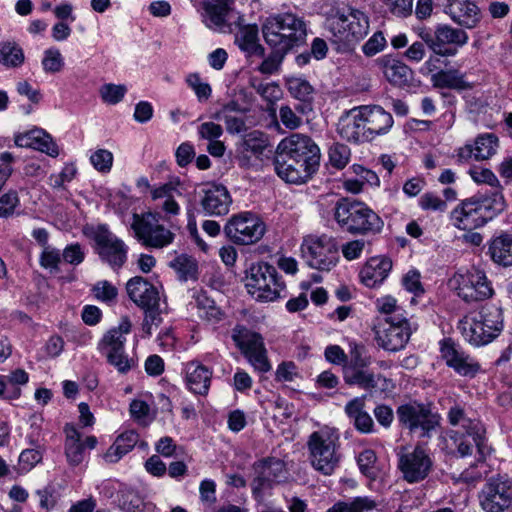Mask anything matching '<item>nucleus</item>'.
Listing matches in <instances>:
<instances>
[{
    "mask_svg": "<svg viewBox=\"0 0 512 512\" xmlns=\"http://www.w3.org/2000/svg\"><path fill=\"white\" fill-rule=\"evenodd\" d=\"M131 327V322L127 317L121 318L119 325L110 329L99 344L100 350L106 355L108 362L120 373L129 371L133 364L124 351L125 336L130 333Z\"/></svg>",
    "mask_w": 512,
    "mask_h": 512,
    "instance_id": "11",
    "label": "nucleus"
},
{
    "mask_svg": "<svg viewBox=\"0 0 512 512\" xmlns=\"http://www.w3.org/2000/svg\"><path fill=\"white\" fill-rule=\"evenodd\" d=\"M375 62L385 79L394 86L403 87L412 80V69L392 55L381 56Z\"/></svg>",
    "mask_w": 512,
    "mask_h": 512,
    "instance_id": "30",
    "label": "nucleus"
},
{
    "mask_svg": "<svg viewBox=\"0 0 512 512\" xmlns=\"http://www.w3.org/2000/svg\"><path fill=\"white\" fill-rule=\"evenodd\" d=\"M350 159V149L343 144H334L329 149V160L333 167L344 168Z\"/></svg>",
    "mask_w": 512,
    "mask_h": 512,
    "instance_id": "56",
    "label": "nucleus"
},
{
    "mask_svg": "<svg viewBox=\"0 0 512 512\" xmlns=\"http://www.w3.org/2000/svg\"><path fill=\"white\" fill-rule=\"evenodd\" d=\"M25 60L22 48L15 42L7 41L0 45V64L15 68L23 64Z\"/></svg>",
    "mask_w": 512,
    "mask_h": 512,
    "instance_id": "44",
    "label": "nucleus"
},
{
    "mask_svg": "<svg viewBox=\"0 0 512 512\" xmlns=\"http://www.w3.org/2000/svg\"><path fill=\"white\" fill-rule=\"evenodd\" d=\"M289 93L296 99L301 101H310L313 98L314 88L304 78L290 77L286 80Z\"/></svg>",
    "mask_w": 512,
    "mask_h": 512,
    "instance_id": "45",
    "label": "nucleus"
},
{
    "mask_svg": "<svg viewBox=\"0 0 512 512\" xmlns=\"http://www.w3.org/2000/svg\"><path fill=\"white\" fill-rule=\"evenodd\" d=\"M262 34L269 46L288 53L306 43L308 28L303 17L295 13H274L263 21Z\"/></svg>",
    "mask_w": 512,
    "mask_h": 512,
    "instance_id": "2",
    "label": "nucleus"
},
{
    "mask_svg": "<svg viewBox=\"0 0 512 512\" xmlns=\"http://www.w3.org/2000/svg\"><path fill=\"white\" fill-rule=\"evenodd\" d=\"M92 292L96 299L102 302H111L117 295V288L107 280L98 281L92 288Z\"/></svg>",
    "mask_w": 512,
    "mask_h": 512,
    "instance_id": "57",
    "label": "nucleus"
},
{
    "mask_svg": "<svg viewBox=\"0 0 512 512\" xmlns=\"http://www.w3.org/2000/svg\"><path fill=\"white\" fill-rule=\"evenodd\" d=\"M451 283L457 295L467 303L483 301L493 295V288L486 274L478 269L456 273Z\"/></svg>",
    "mask_w": 512,
    "mask_h": 512,
    "instance_id": "12",
    "label": "nucleus"
},
{
    "mask_svg": "<svg viewBox=\"0 0 512 512\" xmlns=\"http://www.w3.org/2000/svg\"><path fill=\"white\" fill-rule=\"evenodd\" d=\"M387 46V40L382 31H376L372 36L363 44L362 52L367 57H372Z\"/></svg>",
    "mask_w": 512,
    "mask_h": 512,
    "instance_id": "54",
    "label": "nucleus"
},
{
    "mask_svg": "<svg viewBox=\"0 0 512 512\" xmlns=\"http://www.w3.org/2000/svg\"><path fill=\"white\" fill-rule=\"evenodd\" d=\"M357 461L363 474L371 478L375 477L374 464L376 462V454L373 450L367 449L362 451Z\"/></svg>",
    "mask_w": 512,
    "mask_h": 512,
    "instance_id": "61",
    "label": "nucleus"
},
{
    "mask_svg": "<svg viewBox=\"0 0 512 512\" xmlns=\"http://www.w3.org/2000/svg\"><path fill=\"white\" fill-rule=\"evenodd\" d=\"M376 309L381 313L389 316L405 317L403 309L397 304V300L389 295L380 297L375 302Z\"/></svg>",
    "mask_w": 512,
    "mask_h": 512,
    "instance_id": "55",
    "label": "nucleus"
},
{
    "mask_svg": "<svg viewBox=\"0 0 512 512\" xmlns=\"http://www.w3.org/2000/svg\"><path fill=\"white\" fill-rule=\"evenodd\" d=\"M337 132L342 139L351 143H364L371 140L360 106L345 112L340 117Z\"/></svg>",
    "mask_w": 512,
    "mask_h": 512,
    "instance_id": "22",
    "label": "nucleus"
},
{
    "mask_svg": "<svg viewBox=\"0 0 512 512\" xmlns=\"http://www.w3.org/2000/svg\"><path fill=\"white\" fill-rule=\"evenodd\" d=\"M232 339L255 370L265 373L271 369L262 337L242 325L232 330Z\"/></svg>",
    "mask_w": 512,
    "mask_h": 512,
    "instance_id": "15",
    "label": "nucleus"
},
{
    "mask_svg": "<svg viewBox=\"0 0 512 512\" xmlns=\"http://www.w3.org/2000/svg\"><path fill=\"white\" fill-rule=\"evenodd\" d=\"M127 293L130 299L143 309L159 307V292L157 288L140 276L133 277L127 282Z\"/></svg>",
    "mask_w": 512,
    "mask_h": 512,
    "instance_id": "29",
    "label": "nucleus"
},
{
    "mask_svg": "<svg viewBox=\"0 0 512 512\" xmlns=\"http://www.w3.org/2000/svg\"><path fill=\"white\" fill-rule=\"evenodd\" d=\"M171 267L183 280L195 278L197 272L196 262L186 255H180L171 262Z\"/></svg>",
    "mask_w": 512,
    "mask_h": 512,
    "instance_id": "47",
    "label": "nucleus"
},
{
    "mask_svg": "<svg viewBox=\"0 0 512 512\" xmlns=\"http://www.w3.org/2000/svg\"><path fill=\"white\" fill-rule=\"evenodd\" d=\"M42 452L39 449H25L18 459V472L25 474L32 470L42 460Z\"/></svg>",
    "mask_w": 512,
    "mask_h": 512,
    "instance_id": "49",
    "label": "nucleus"
},
{
    "mask_svg": "<svg viewBox=\"0 0 512 512\" xmlns=\"http://www.w3.org/2000/svg\"><path fill=\"white\" fill-rule=\"evenodd\" d=\"M350 346L351 359L350 362L347 361L343 368L369 367L371 364V357L366 354L365 347L356 343H353Z\"/></svg>",
    "mask_w": 512,
    "mask_h": 512,
    "instance_id": "52",
    "label": "nucleus"
},
{
    "mask_svg": "<svg viewBox=\"0 0 512 512\" xmlns=\"http://www.w3.org/2000/svg\"><path fill=\"white\" fill-rule=\"evenodd\" d=\"M451 19L467 29L475 28L481 19V12L471 0H452L448 6Z\"/></svg>",
    "mask_w": 512,
    "mask_h": 512,
    "instance_id": "33",
    "label": "nucleus"
},
{
    "mask_svg": "<svg viewBox=\"0 0 512 512\" xmlns=\"http://www.w3.org/2000/svg\"><path fill=\"white\" fill-rule=\"evenodd\" d=\"M388 10L397 17H407L413 11V0H383Z\"/></svg>",
    "mask_w": 512,
    "mask_h": 512,
    "instance_id": "60",
    "label": "nucleus"
},
{
    "mask_svg": "<svg viewBox=\"0 0 512 512\" xmlns=\"http://www.w3.org/2000/svg\"><path fill=\"white\" fill-rule=\"evenodd\" d=\"M370 139L386 134L393 126L392 115L378 105L360 106Z\"/></svg>",
    "mask_w": 512,
    "mask_h": 512,
    "instance_id": "31",
    "label": "nucleus"
},
{
    "mask_svg": "<svg viewBox=\"0 0 512 512\" xmlns=\"http://www.w3.org/2000/svg\"><path fill=\"white\" fill-rule=\"evenodd\" d=\"M419 205L423 210H432V211H445L447 204L440 197L435 195L434 193H425L421 196L419 200Z\"/></svg>",
    "mask_w": 512,
    "mask_h": 512,
    "instance_id": "63",
    "label": "nucleus"
},
{
    "mask_svg": "<svg viewBox=\"0 0 512 512\" xmlns=\"http://www.w3.org/2000/svg\"><path fill=\"white\" fill-rule=\"evenodd\" d=\"M458 329L465 340L472 345H486L503 329L502 309L495 305H487L482 308L478 317L466 316L460 320Z\"/></svg>",
    "mask_w": 512,
    "mask_h": 512,
    "instance_id": "5",
    "label": "nucleus"
},
{
    "mask_svg": "<svg viewBox=\"0 0 512 512\" xmlns=\"http://www.w3.org/2000/svg\"><path fill=\"white\" fill-rule=\"evenodd\" d=\"M41 64L46 73L55 74L63 69L64 58L59 49L52 47L44 51Z\"/></svg>",
    "mask_w": 512,
    "mask_h": 512,
    "instance_id": "46",
    "label": "nucleus"
},
{
    "mask_svg": "<svg viewBox=\"0 0 512 512\" xmlns=\"http://www.w3.org/2000/svg\"><path fill=\"white\" fill-rule=\"evenodd\" d=\"M421 37L436 54L441 56H453L456 54V48L448 46L462 47L468 42V35L464 30L453 28L449 25H438L433 35L424 33Z\"/></svg>",
    "mask_w": 512,
    "mask_h": 512,
    "instance_id": "19",
    "label": "nucleus"
},
{
    "mask_svg": "<svg viewBox=\"0 0 512 512\" xmlns=\"http://www.w3.org/2000/svg\"><path fill=\"white\" fill-rule=\"evenodd\" d=\"M412 334L406 317L389 316L375 326V340L386 351L397 352L403 349Z\"/></svg>",
    "mask_w": 512,
    "mask_h": 512,
    "instance_id": "14",
    "label": "nucleus"
},
{
    "mask_svg": "<svg viewBox=\"0 0 512 512\" xmlns=\"http://www.w3.org/2000/svg\"><path fill=\"white\" fill-rule=\"evenodd\" d=\"M298 377V368L294 362L288 361L278 365L275 379L279 382H292Z\"/></svg>",
    "mask_w": 512,
    "mask_h": 512,
    "instance_id": "62",
    "label": "nucleus"
},
{
    "mask_svg": "<svg viewBox=\"0 0 512 512\" xmlns=\"http://www.w3.org/2000/svg\"><path fill=\"white\" fill-rule=\"evenodd\" d=\"M440 353L446 365L460 376L474 378L481 370L479 362L451 339L441 341Z\"/></svg>",
    "mask_w": 512,
    "mask_h": 512,
    "instance_id": "20",
    "label": "nucleus"
},
{
    "mask_svg": "<svg viewBox=\"0 0 512 512\" xmlns=\"http://www.w3.org/2000/svg\"><path fill=\"white\" fill-rule=\"evenodd\" d=\"M469 175L473 179L474 182L478 184H487L489 186L495 187V191H500L502 193V187L496 175L488 168L482 167H473L469 170Z\"/></svg>",
    "mask_w": 512,
    "mask_h": 512,
    "instance_id": "51",
    "label": "nucleus"
},
{
    "mask_svg": "<svg viewBox=\"0 0 512 512\" xmlns=\"http://www.w3.org/2000/svg\"><path fill=\"white\" fill-rule=\"evenodd\" d=\"M337 224L351 234H376L383 228L382 219L365 203L342 198L334 207Z\"/></svg>",
    "mask_w": 512,
    "mask_h": 512,
    "instance_id": "3",
    "label": "nucleus"
},
{
    "mask_svg": "<svg viewBox=\"0 0 512 512\" xmlns=\"http://www.w3.org/2000/svg\"><path fill=\"white\" fill-rule=\"evenodd\" d=\"M186 83L194 91L198 101L203 102L210 98L212 93L211 86L203 82L198 74H189L186 78Z\"/></svg>",
    "mask_w": 512,
    "mask_h": 512,
    "instance_id": "53",
    "label": "nucleus"
},
{
    "mask_svg": "<svg viewBox=\"0 0 512 512\" xmlns=\"http://www.w3.org/2000/svg\"><path fill=\"white\" fill-rule=\"evenodd\" d=\"M392 269V261L387 257H372L360 270L359 276L361 282L373 288L381 284L388 276Z\"/></svg>",
    "mask_w": 512,
    "mask_h": 512,
    "instance_id": "35",
    "label": "nucleus"
},
{
    "mask_svg": "<svg viewBox=\"0 0 512 512\" xmlns=\"http://www.w3.org/2000/svg\"><path fill=\"white\" fill-rule=\"evenodd\" d=\"M431 81L434 87L448 88L454 90H466L471 88L470 83L466 80L465 73L458 69H446L432 74Z\"/></svg>",
    "mask_w": 512,
    "mask_h": 512,
    "instance_id": "39",
    "label": "nucleus"
},
{
    "mask_svg": "<svg viewBox=\"0 0 512 512\" xmlns=\"http://www.w3.org/2000/svg\"><path fill=\"white\" fill-rule=\"evenodd\" d=\"M207 13V26L217 30H223L230 14V3L228 0H216L208 3L205 7Z\"/></svg>",
    "mask_w": 512,
    "mask_h": 512,
    "instance_id": "42",
    "label": "nucleus"
},
{
    "mask_svg": "<svg viewBox=\"0 0 512 512\" xmlns=\"http://www.w3.org/2000/svg\"><path fill=\"white\" fill-rule=\"evenodd\" d=\"M127 92V88L125 85L119 84H104L99 89V94L102 101L109 105H115L122 101L125 94Z\"/></svg>",
    "mask_w": 512,
    "mask_h": 512,
    "instance_id": "48",
    "label": "nucleus"
},
{
    "mask_svg": "<svg viewBox=\"0 0 512 512\" xmlns=\"http://www.w3.org/2000/svg\"><path fill=\"white\" fill-rule=\"evenodd\" d=\"M376 506V502L369 497H355L351 501L336 502L326 512H368Z\"/></svg>",
    "mask_w": 512,
    "mask_h": 512,
    "instance_id": "43",
    "label": "nucleus"
},
{
    "mask_svg": "<svg viewBox=\"0 0 512 512\" xmlns=\"http://www.w3.org/2000/svg\"><path fill=\"white\" fill-rule=\"evenodd\" d=\"M365 246L366 241L363 239L349 241L342 245V254L344 258L349 261L358 259L361 256Z\"/></svg>",
    "mask_w": 512,
    "mask_h": 512,
    "instance_id": "64",
    "label": "nucleus"
},
{
    "mask_svg": "<svg viewBox=\"0 0 512 512\" xmlns=\"http://www.w3.org/2000/svg\"><path fill=\"white\" fill-rule=\"evenodd\" d=\"M256 470L257 477L252 483V491L256 498H261L264 490L272 488L274 484L285 479V465L279 459L263 460L258 464Z\"/></svg>",
    "mask_w": 512,
    "mask_h": 512,
    "instance_id": "23",
    "label": "nucleus"
},
{
    "mask_svg": "<svg viewBox=\"0 0 512 512\" xmlns=\"http://www.w3.org/2000/svg\"><path fill=\"white\" fill-rule=\"evenodd\" d=\"M506 208L503 193H477L462 200L450 213V220L459 230L471 231L484 226Z\"/></svg>",
    "mask_w": 512,
    "mask_h": 512,
    "instance_id": "1",
    "label": "nucleus"
},
{
    "mask_svg": "<svg viewBox=\"0 0 512 512\" xmlns=\"http://www.w3.org/2000/svg\"><path fill=\"white\" fill-rule=\"evenodd\" d=\"M187 388L194 394L206 395L209 391L212 371L200 362L191 361L185 365Z\"/></svg>",
    "mask_w": 512,
    "mask_h": 512,
    "instance_id": "36",
    "label": "nucleus"
},
{
    "mask_svg": "<svg viewBox=\"0 0 512 512\" xmlns=\"http://www.w3.org/2000/svg\"><path fill=\"white\" fill-rule=\"evenodd\" d=\"M65 433V456L71 466H77L84 460V449H94L97 445L95 436H88L82 442L81 433L73 424H66Z\"/></svg>",
    "mask_w": 512,
    "mask_h": 512,
    "instance_id": "27",
    "label": "nucleus"
},
{
    "mask_svg": "<svg viewBox=\"0 0 512 512\" xmlns=\"http://www.w3.org/2000/svg\"><path fill=\"white\" fill-rule=\"evenodd\" d=\"M498 149V138L492 134L487 133L480 135L476 138L475 144L465 145L458 151L460 160L467 161L471 157L476 160H486L492 157Z\"/></svg>",
    "mask_w": 512,
    "mask_h": 512,
    "instance_id": "34",
    "label": "nucleus"
},
{
    "mask_svg": "<svg viewBox=\"0 0 512 512\" xmlns=\"http://www.w3.org/2000/svg\"><path fill=\"white\" fill-rule=\"evenodd\" d=\"M307 447L311 466L324 476L332 475L341 460L337 431L325 427L313 432L308 438Z\"/></svg>",
    "mask_w": 512,
    "mask_h": 512,
    "instance_id": "4",
    "label": "nucleus"
},
{
    "mask_svg": "<svg viewBox=\"0 0 512 512\" xmlns=\"http://www.w3.org/2000/svg\"><path fill=\"white\" fill-rule=\"evenodd\" d=\"M276 51H273L269 54L267 58L263 60L260 64L258 70L262 74L271 75L278 71L280 65L284 59L286 53L279 48H276Z\"/></svg>",
    "mask_w": 512,
    "mask_h": 512,
    "instance_id": "58",
    "label": "nucleus"
},
{
    "mask_svg": "<svg viewBox=\"0 0 512 512\" xmlns=\"http://www.w3.org/2000/svg\"><path fill=\"white\" fill-rule=\"evenodd\" d=\"M277 153L283 156L295 158L301 162L319 167L320 149L318 145L307 135L293 133L282 139L277 147Z\"/></svg>",
    "mask_w": 512,
    "mask_h": 512,
    "instance_id": "18",
    "label": "nucleus"
},
{
    "mask_svg": "<svg viewBox=\"0 0 512 512\" xmlns=\"http://www.w3.org/2000/svg\"><path fill=\"white\" fill-rule=\"evenodd\" d=\"M268 153H272V150L269 148L268 138L259 131L247 134L238 147V159L242 166L253 165L251 162L252 158L262 161L263 157L268 158Z\"/></svg>",
    "mask_w": 512,
    "mask_h": 512,
    "instance_id": "26",
    "label": "nucleus"
},
{
    "mask_svg": "<svg viewBox=\"0 0 512 512\" xmlns=\"http://www.w3.org/2000/svg\"><path fill=\"white\" fill-rule=\"evenodd\" d=\"M20 200L17 192L8 191L0 197V218H7L13 215Z\"/></svg>",
    "mask_w": 512,
    "mask_h": 512,
    "instance_id": "59",
    "label": "nucleus"
},
{
    "mask_svg": "<svg viewBox=\"0 0 512 512\" xmlns=\"http://www.w3.org/2000/svg\"><path fill=\"white\" fill-rule=\"evenodd\" d=\"M15 144L19 147H32L52 157H56L59 154L58 147L53 142L51 136L41 129H35L16 136Z\"/></svg>",
    "mask_w": 512,
    "mask_h": 512,
    "instance_id": "37",
    "label": "nucleus"
},
{
    "mask_svg": "<svg viewBox=\"0 0 512 512\" xmlns=\"http://www.w3.org/2000/svg\"><path fill=\"white\" fill-rule=\"evenodd\" d=\"M343 379L347 385H356L367 391H384L391 383L385 376L374 373L368 367L343 368Z\"/></svg>",
    "mask_w": 512,
    "mask_h": 512,
    "instance_id": "25",
    "label": "nucleus"
},
{
    "mask_svg": "<svg viewBox=\"0 0 512 512\" xmlns=\"http://www.w3.org/2000/svg\"><path fill=\"white\" fill-rule=\"evenodd\" d=\"M258 32L256 25H246L241 27L236 34V43L248 56L262 57L264 55V47L259 43Z\"/></svg>",
    "mask_w": 512,
    "mask_h": 512,
    "instance_id": "38",
    "label": "nucleus"
},
{
    "mask_svg": "<svg viewBox=\"0 0 512 512\" xmlns=\"http://www.w3.org/2000/svg\"><path fill=\"white\" fill-rule=\"evenodd\" d=\"M485 512H503L512 505V481L505 475L490 477L478 494Z\"/></svg>",
    "mask_w": 512,
    "mask_h": 512,
    "instance_id": "13",
    "label": "nucleus"
},
{
    "mask_svg": "<svg viewBox=\"0 0 512 512\" xmlns=\"http://www.w3.org/2000/svg\"><path fill=\"white\" fill-rule=\"evenodd\" d=\"M138 442V434L133 431H126L119 435L104 455L109 463L119 461L124 455L131 451Z\"/></svg>",
    "mask_w": 512,
    "mask_h": 512,
    "instance_id": "41",
    "label": "nucleus"
},
{
    "mask_svg": "<svg viewBox=\"0 0 512 512\" xmlns=\"http://www.w3.org/2000/svg\"><path fill=\"white\" fill-rule=\"evenodd\" d=\"M96 252L112 269H120L127 261L128 246L112 233L107 226L99 225L94 233Z\"/></svg>",
    "mask_w": 512,
    "mask_h": 512,
    "instance_id": "17",
    "label": "nucleus"
},
{
    "mask_svg": "<svg viewBox=\"0 0 512 512\" xmlns=\"http://www.w3.org/2000/svg\"><path fill=\"white\" fill-rule=\"evenodd\" d=\"M200 205L206 215L222 216L229 212L232 198L223 185H210L202 190Z\"/></svg>",
    "mask_w": 512,
    "mask_h": 512,
    "instance_id": "28",
    "label": "nucleus"
},
{
    "mask_svg": "<svg viewBox=\"0 0 512 512\" xmlns=\"http://www.w3.org/2000/svg\"><path fill=\"white\" fill-rule=\"evenodd\" d=\"M398 467L404 480L417 483L428 476L432 468V460L422 448L416 447L412 452L399 457Z\"/></svg>",
    "mask_w": 512,
    "mask_h": 512,
    "instance_id": "21",
    "label": "nucleus"
},
{
    "mask_svg": "<svg viewBox=\"0 0 512 512\" xmlns=\"http://www.w3.org/2000/svg\"><path fill=\"white\" fill-rule=\"evenodd\" d=\"M301 252L307 265L320 271H330L339 260L336 242L327 235L306 237Z\"/></svg>",
    "mask_w": 512,
    "mask_h": 512,
    "instance_id": "9",
    "label": "nucleus"
},
{
    "mask_svg": "<svg viewBox=\"0 0 512 512\" xmlns=\"http://www.w3.org/2000/svg\"><path fill=\"white\" fill-rule=\"evenodd\" d=\"M245 287L257 301L271 302L282 297L285 284L281 281L276 268L268 263L252 264L246 273Z\"/></svg>",
    "mask_w": 512,
    "mask_h": 512,
    "instance_id": "6",
    "label": "nucleus"
},
{
    "mask_svg": "<svg viewBox=\"0 0 512 512\" xmlns=\"http://www.w3.org/2000/svg\"><path fill=\"white\" fill-rule=\"evenodd\" d=\"M265 232L263 222L251 212L232 216L224 227L225 235L234 243L249 245L260 240Z\"/></svg>",
    "mask_w": 512,
    "mask_h": 512,
    "instance_id": "16",
    "label": "nucleus"
},
{
    "mask_svg": "<svg viewBox=\"0 0 512 512\" xmlns=\"http://www.w3.org/2000/svg\"><path fill=\"white\" fill-rule=\"evenodd\" d=\"M399 423L410 433H418L419 437L430 438L438 428L440 416L432 412L429 405L410 402L400 405L396 411Z\"/></svg>",
    "mask_w": 512,
    "mask_h": 512,
    "instance_id": "8",
    "label": "nucleus"
},
{
    "mask_svg": "<svg viewBox=\"0 0 512 512\" xmlns=\"http://www.w3.org/2000/svg\"><path fill=\"white\" fill-rule=\"evenodd\" d=\"M370 19L362 10L348 7L330 20L329 31L337 43L355 45L369 33Z\"/></svg>",
    "mask_w": 512,
    "mask_h": 512,
    "instance_id": "7",
    "label": "nucleus"
},
{
    "mask_svg": "<svg viewBox=\"0 0 512 512\" xmlns=\"http://www.w3.org/2000/svg\"><path fill=\"white\" fill-rule=\"evenodd\" d=\"M449 423L453 426H461L465 429L468 438L472 439L473 444L478 448L481 454H484V429L478 420H472L466 417L463 408L455 405L448 412Z\"/></svg>",
    "mask_w": 512,
    "mask_h": 512,
    "instance_id": "32",
    "label": "nucleus"
},
{
    "mask_svg": "<svg viewBox=\"0 0 512 512\" xmlns=\"http://www.w3.org/2000/svg\"><path fill=\"white\" fill-rule=\"evenodd\" d=\"M488 253L491 259L503 266H512V235L501 234L490 241Z\"/></svg>",
    "mask_w": 512,
    "mask_h": 512,
    "instance_id": "40",
    "label": "nucleus"
},
{
    "mask_svg": "<svg viewBox=\"0 0 512 512\" xmlns=\"http://www.w3.org/2000/svg\"><path fill=\"white\" fill-rule=\"evenodd\" d=\"M275 171L284 181L292 184H302L308 181L318 168L278 154L274 160Z\"/></svg>",
    "mask_w": 512,
    "mask_h": 512,
    "instance_id": "24",
    "label": "nucleus"
},
{
    "mask_svg": "<svg viewBox=\"0 0 512 512\" xmlns=\"http://www.w3.org/2000/svg\"><path fill=\"white\" fill-rule=\"evenodd\" d=\"M157 213L134 214L131 228L136 238L146 247L161 249L174 240V234L159 223Z\"/></svg>",
    "mask_w": 512,
    "mask_h": 512,
    "instance_id": "10",
    "label": "nucleus"
},
{
    "mask_svg": "<svg viewBox=\"0 0 512 512\" xmlns=\"http://www.w3.org/2000/svg\"><path fill=\"white\" fill-rule=\"evenodd\" d=\"M113 154L106 149H97L90 155V162L100 173H109L113 166Z\"/></svg>",
    "mask_w": 512,
    "mask_h": 512,
    "instance_id": "50",
    "label": "nucleus"
}]
</instances>
